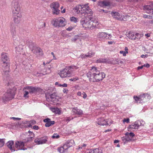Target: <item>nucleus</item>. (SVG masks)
I'll use <instances>...</instances> for the list:
<instances>
[{
	"mask_svg": "<svg viewBox=\"0 0 153 153\" xmlns=\"http://www.w3.org/2000/svg\"><path fill=\"white\" fill-rule=\"evenodd\" d=\"M145 97H144V94H141L138 97L137 96L134 97V100L137 101V102H139L140 103L142 101H143L144 102H145L146 100H145Z\"/></svg>",
	"mask_w": 153,
	"mask_h": 153,
	"instance_id": "obj_21",
	"label": "nucleus"
},
{
	"mask_svg": "<svg viewBox=\"0 0 153 153\" xmlns=\"http://www.w3.org/2000/svg\"><path fill=\"white\" fill-rule=\"evenodd\" d=\"M4 144V139H0V148L2 147Z\"/></svg>",
	"mask_w": 153,
	"mask_h": 153,
	"instance_id": "obj_43",
	"label": "nucleus"
},
{
	"mask_svg": "<svg viewBox=\"0 0 153 153\" xmlns=\"http://www.w3.org/2000/svg\"><path fill=\"white\" fill-rule=\"evenodd\" d=\"M53 111L56 114H60L61 113L59 109L57 108H54Z\"/></svg>",
	"mask_w": 153,
	"mask_h": 153,
	"instance_id": "obj_42",
	"label": "nucleus"
},
{
	"mask_svg": "<svg viewBox=\"0 0 153 153\" xmlns=\"http://www.w3.org/2000/svg\"><path fill=\"white\" fill-rule=\"evenodd\" d=\"M13 21L15 23L18 24L20 21V18L21 17V15L19 13L17 14L16 15H14L13 14Z\"/></svg>",
	"mask_w": 153,
	"mask_h": 153,
	"instance_id": "obj_25",
	"label": "nucleus"
},
{
	"mask_svg": "<svg viewBox=\"0 0 153 153\" xmlns=\"http://www.w3.org/2000/svg\"><path fill=\"white\" fill-rule=\"evenodd\" d=\"M74 28V27H70L66 29V30L68 31H71Z\"/></svg>",
	"mask_w": 153,
	"mask_h": 153,
	"instance_id": "obj_62",
	"label": "nucleus"
},
{
	"mask_svg": "<svg viewBox=\"0 0 153 153\" xmlns=\"http://www.w3.org/2000/svg\"><path fill=\"white\" fill-rule=\"evenodd\" d=\"M11 119H12L13 120H19L21 119L20 118H16L15 117H10Z\"/></svg>",
	"mask_w": 153,
	"mask_h": 153,
	"instance_id": "obj_63",
	"label": "nucleus"
},
{
	"mask_svg": "<svg viewBox=\"0 0 153 153\" xmlns=\"http://www.w3.org/2000/svg\"><path fill=\"white\" fill-rule=\"evenodd\" d=\"M13 144V141L12 140L9 141L7 143V146L11 150L12 152H14L15 151V148L12 147Z\"/></svg>",
	"mask_w": 153,
	"mask_h": 153,
	"instance_id": "obj_28",
	"label": "nucleus"
},
{
	"mask_svg": "<svg viewBox=\"0 0 153 153\" xmlns=\"http://www.w3.org/2000/svg\"><path fill=\"white\" fill-rule=\"evenodd\" d=\"M70 20L71 22L76 23L78 22V19L74 17H72L70 18Z\"/></svg>",
	"mask_w": 153,
	"mask_h": 153,
	"instance_id": "obj_41",
	"label": "nucleus"
},
{
	"mask_svg": "<svg viewBox=\"0 0 153 153\" xmlns=\"http://www.w3.org/2000/svg\"><path fill=\"white\" fill-rule=\"evenodd\" d=\"M73 11L75 13L81 14L82 15L80 16L81 17L87 15L88 14H92L93 13L89 7L88 4L77 5L73 9Z\"/></svg>",
	"mask_w": 153,
	"mask_h": 153,
	"instance_id": "obj_1",
	"label": "nucleus"
},
{
	"mask_svg": "<svg viewBox=\"0 0 153 153\" xmlns=\"http://www.w3.org/2000/svg\"><path fill=\"white\" fill-rule=\"evenodd\" d=\"M112 16L117 19H120V13L117 12H113L111 13Z\"/></svg>",
	"mask_w": 153,
	"mask_h": 153,
	"instance_id": "obj_31",
	"label": "nucleus"
},
{
	"mask_svg": "<svg viewBox=\"0 0 153 153\" xmlns=\"http://www.w3.org/2000/svg\"><path fill=\"white\" fill-rule=\"evenodd\" d=\"M91 15L88 16V19L89 20L88 29L93 30L97 27L98 23L95 17L91 16Z\"/></svg>",
	"mask_w": 153,
	"mask_h": 153,
	"instance_id": "obj_3",
	"label": "nucleus"
},
{
	"mask_svg": "<svg viewBox=\"0 0 153 153\" xmlns=\"http://www.w3.org/2000/svg\"><path fill=\"white\" fill-rule=\"evenodd\" d=\"M125 135L126 136L127 139L128 141H133L134 140L133 137L135 135L134 133L132 132L129 133L127 132L126 133Z\"/></svg>",
	"mask_w": 153,
	"mask_h": 153,
	"instance_id": "obj_22",
	"label": "nucleus"
},
{
	"mask_svg": "<svg viewBox=\"0 0 153 153\" xmlns=\"http://www.w3.org/2000/svg\"><path fill=\"white\" fill-rule=\"evenodd\" d=\"M25 143L24 142L17 141L16 142L15 146L18 150H25L26 149H24Z\"/></svg>",
	"mask_w": 153,
	"mask_h": 153,
	"instance_id": "obj_17",
	"label": "nucleus"
},
{
	"mask_svg": "<svg viewBox=\"0 0 153 153\" xmlns=\"http://www.w3.org/2000/svg\"><path fill=\"white\" fill-rule=\"evenodd\" d=\"M143 18H148L149 19L151 18H150L151 16H148L146 15H143ZM152 17V16H151Z\"/></svg>",
	"mask_w": 153,
	"mask_h": 153,
	"instance_id": "obj_59",
	"label": "nucleus"
},
{
	"mask_svg": "<svg viewBox=\"0 0 153 153\" xmlns=\"http://www.w3.org/2000/svg\"><path fill=\"white\" fill-rule=\"evenodd\" d=\"M144 97H145V100H147L150 99V96L148 94H144Z\"/></svg>",
	"mask_w": 153,
	"mask_h": 153,
	"instance_id": "obj_45",
	"label": "nucleus"
},
{
	"mask_svg": "<svg viewBox=\"0 0 153 153\" xmlns=\"http://www.w3.org/2000/svg\"><path fill=\"white\" fill-rule=\"evenodd\" d=\"M80 56L82 58V59L88 58L87 55V54H82Z\"/></svg>",
	"mask_w": 153,
	"mask_h": 153,
	"instance_id": "obj_51",
	"label": "nucleus"
},
{
	"mask_svg": "<svg viewBox=\"0 0 153 153\" xmlns=\"http://www.w3.org/2000/svg\"><path fill=\"white\" fill-rule=\"evenodd\" d=\"M119 62L118 59H114L111 61L109 60V63H108L109 64H111L113 65H115L116 64H117V62Z\"/></svg>",
	"mask_w": 153,
	"mask_h": 153,
	"instance_id": "obj_37",
	"label": "nucleus"
},
{
	"mask_svg": "<svg viewBox=\"0 0 153 153\" xmlns=\"http://www.w3.org/2000/svg\"><path fill=\"white\" fill-rule=\"evenodd\" d=\"M3 70H9L10 67L9 62H3L1 63Z\"/></svg>",
	"mask_w": 153,
	"mask_h": 153,
	"instance_id": "obj_23",
	"label": "nucleus"
},
{
	"mask_svg": "<svg viewBox=\"0 0 153 153\" xmlns=\"http://www.w3.org/2000/svg\"><path fill=\"white\" fill-rule=\"evenodd\" d=\"M96 62L97 63H108L110 62H109V60L106 59L100 58L97 60Z\"/></svg>",
	"mask_w": 153,
	"mask_h": 153,
	"instance_id": "obj_30",
	"label": "nucleus"
},
{
	"mask_svg": "<svg viewBox=\"0 0 153 153\" xmlns=\"http://www.w3.org/2000/svg\"><path fill=\"white\" fill-rule=\"evenodd\" d=\"M82 95H83V97L84 98V99H85L86 98V97H87V95L84 92H83L82 93Z\"/></svg>",
	"mask_w": 153,
	"mask_h": 153,
	"instance_id": "obj_58",
	"label": "nucleus"
},
{
	"mask_svg": "<svg viewBox=\"0 0 153 153\" xmlns=\"http://www.w3.org/2000/svg\"><path fill=\"white\" fill-rule=\"evenodd\" d=\"M45 97L46 100L49 102H56L58 101V97L55 93L51 94L50 92H47L45 94Z\"/></svg>",
	"mask_w": 153,
	"mask_h": 153,
	"instance_id": "obj_5",
	"label": "nucleus"
},
{
	"mask_svg": "<svg viewBox=\"0 0 153 153\" xmlns=\"http://www.w3.org/2000/svg\"><path fill=\"white\" fill-rule=\"evenodd\" d=\"M34 137H32V136H30L29 137H28L27 140L26 141V142H28L31 141Z\"/></svg>",
	"mask_w": 153,
	"mask_h": 153,
	"instance_id": "obj_46",
	"label": "nucleus"
},
{
	"mask_svg": "<svg viewBox=\"0 0 153 153\" xmlns=\"http://www.w3.org/2000/svg\"><path fill=\"white\" fill-rule=\"evenodd\" d=\"M89 153H102V152L99 148H96L94 149H90Z\"/></svg>",
	"mask_w": 153,
	"mask_h": 153,
	"instance_id": "obj_32",
	"label": "nucleus"
},
{
	"mask_svg": "<svg viewBox=\"0 0 153 153\" xmlns=\"http://www.w3.org/2000/svg\"><path fill=\"white\" fill-rule=\"evenodd\" d=\"M73 119V117H67L65 119V120L66 121L69 122L71 120H72Z\"/></svg>",
	"mask_w": 153,
	"mask_h": 153,
	"instance_id": "obj_54",
	"label": "nucleus"
},
{
	"mask_svg": "<svg viewBox=\"0 0 153 153\" xmlns=\"http://www.w3.org/2000/svg\"><path fill=\"white\" fill-rule=\"evenodd\" d=\"M101 5L103 6H110V3L109 1H107L104 0L100 3Z\"/></svg>",
	"mask_w": 153,
	"mask_h": 153,
	"instance_id": "obj_34",
	"label": "nucleus"
},
{
	"mask_svg": "<svg viewBox=\"0 0 153 153\" xmlns=\"http://www.w3.org/2000/svg\"><path fill=\"white\" fill-rule=\"evenodd\" d=\"M69 148L66 142L63 146L58 148L57 150L59 152L63 153L67 152V150Z\"/></svg>",
	"mask_w": 153,
	"mask_h": 153,
	"instance_id": "obj_19",
	"label": "nucleus"
},
{
	"mask_svg": "<svg viewBox=\"0 0 153 153\" xmlns=\"http://www.w3.org/2000/svg\"><path fill=\"white\" fill-rule=\"evenodd\" d=\"M59 27H63L65 25V19L63 17L58 18Z\"/></svg>",
	"mask_w": 153,
	"mask_h": 153,
	"instance_id": "obj_26",
	"label": "nucleus"
},
{
	"mask_svg": "<svg viewBox=\"0 0 153 153\" xmlns=\"http://www.w3.org/2000/svg\"><path fill=\"white\" fill-rule=\"evenodd\" d=\"M66 143L67 144V145L68 146V147H70L72 146L74 144V140L71 139L70 140H68L66 142Z\"/></svg>",
	"mask_w": 153,
	"mask_h": 153,
	"instance_id": "obj_33",
	"label": "nucleus"
},
{
	"mask_svg": "<svg viewBox=\"0 0 153 153\" xmlns=\"http://www.w3.org/2000/svg\"><path fill=\"white\" fill-rule=\"evenodd\" d=\"M32 51L36 56H42L43 55L42 50L39 47L36 46H33Z\"/></svg>",
	"mask_w": 153,
	"mask_h": 153,
	"instance_id": "obj_14",
	"label": "nucleus"
},
{
	"mask_svg": "<svg viewBox=\"0 0 153 153\" xmlns=\"http://www.w3.org/2000/svg\"><path fill=\"white\" fill-rule=\"evenodd\" d=\"M95 53L92 51H89L87 54L88 58H91V57L94 56V55Z\"/></svg>",
	"mask_w": 153,
	"mask_h": 153,
	"instance_id": "obj_40",
	"label": "nucleus"
},
{
	"mask_svg": "<svg viewBox=\"0 0 153 153\" xmlns=\"http://www.w3.org/2000/svg\"><path fill=\"white\" fill-rule=\"evenodd\" d=\"M30 94H37L38 92H40L42 91V89L40 88L33 87L30 86Z\"/></svg>",
	"mask_w": 153,
	"mask_h": 153,
	"instance_id": "obj_20",
	"label": "nucleus"
},
{
	"mask_svg": "<svg viewBox=\"0 0 153 153\" xmlns=\"http://www.w3.org/2000/svg\"><path fill=\"white\" fill-rule=\"evenodd\" d=\"M79 78L77 77H75V78H73L69 79V80L72 81H75L76 80H78Z\"/></svg>",
	"mask_w": 153,
	"mask_h": 153,
	"instance_id": "obj_55",
	"label": "nucleus"
},
{
	"mask_svg": "<svg viewBox=\"0 0 153 153\" xmlns=\"http://www.w3.org/2000/svg\"><path fill=\"white\" fill-rule=\"evenodd\" d=\"M1 60L2 62H9L10 60L7 56V54L6 53H2L1 55Z\"/></svg>",
	"mask_w": 153,
	"mask_h": 153,
	"instance_id": "obj_24",
	"label": "nucleus"
},
{
	"mask_svg": "<svg viewBox=\"0 0 153 153\" xmlns=\"http://www.w3.org/2000/svg\"><path fill=\"white\" fill-rule=\"evenodd\" d=\"M105 120L103 118H99L97 119V124L99 125L102 126H107L111 124L110 121Z\"/></svg>",
	"mask_w": 153,
	"mask_h": 153,
	"instance_id": "obj_16",
	"label": "nucleus"
},
{
	"mask_svg": "<svg viewBox=\"0 0 153 153\" xmlns=\"http://www.w3.org/2000/svg\"><path fill=\"white\" fill-rule=\"evenodd\" d=\"M141 125L140 122L137 120L130 125L128 127V130H130V131H134L138 129Z\"/></svg>",
	"mask_w": 153,
	"mask_h": 153,
	"instance_id": "obj_11",
	"label": "nucleus"
},
{
	"mask_svg": "<svg viewBox=\"0 0 153 153\" xmlns=\"http://www.w3.org/2000/svg\"><path fill=\"white\" fill-rule=\"evenodd\" d=\"M13 7V13L14 15L19 13L20 7L18 0H15L13 1L12 3Z\"/></svg>",
	"mask_w": 153,
	"mask_h": 153,
	"instance_id": "obj_8",
	"label": "nucleus"
},
{
	"mask_svg": "<svg viewBox=\"0 0 153 153\" xmlns=\"http://www.w3.org/2000/svg\"><path fill=\"white\" fill-rule=\"evenodd\" d=\"M92 71L95 72L97 82L102 80L105 77V74L103 72L100 73L96 68L93 67L92 68Z\"/></svg>",
	"mask_w": 153,
	"mask_h": 153,
	"instance_id": "obj_6",
	"label": "nucleus"
},
{
	"mask_svg": "<svg viewBox=\"0 0 153 153\" xmlns=\"http://www.w3.org/2000/svg\"><path fill=\"white\" fill-rule=\"evenodd\" d=\"M34 142L37 145L41 144V141L40 138H36L34 140Z\"/></svg>",
	"mask_w": 153,
	"mask_h": 153,
	"instance_id": "obj_39",
	"label": "nucleus"
},
{
	"mask_svg": "<svg viewBox=\"0 0 153 153\" xmlns=\"http://www.w3.org/2000/svg\"><path fill=\"white\" fill-rule=\"evenodd\" d=\"M15 95L14 90L12 89H8L6 92L3 95L2 99L4 101L10 100L14 98Z\"/></svg>",
	"mask_w": 153,
	"mask_h": 153,
	"instance_id": "obj_4",
	"label": "nucleus"
},
{
	"mask_svg": "<svg viewBox=\"0 0 153 153\" xmlns=\"http://www.w3.org/2000/svg\"><path fill=\"white\" fill-rule=\"evenodd\" d=\"M59 137V135L57 134H54L52 137L53 138H58Z\"/></svg>",
	"mask_w": 153,
	"mask_h": 153,
	"instance_id": "obj_49",
	"label": "nucleus"
},
{
	"mask_svg": "<svg viewBox=\"0 0 153 153\" xmlns=\"http://www.w3.org/2000/svg\"><path fill=\"white\" fill-rule=\"evenodd\" d=\"M29 93L27 91H25V93L24 94V97H28V95Z\"/></svg>",
	"mask_w": 153,
	"mask_h": 153,
	"instance_id": "obj_53",
	"label": "nucleus"
},
{
	"mask_svg": "<svg viewBox=\"0 0 153 153\" xmlns=\"http://www.w3.org/2000/svg\"><path fill=\"white\" fill-rule=\"evenodd\" d=\"M27 45H28L30 48H31V46L33 45V43L32 42H30L28 43L27 42Z\"/></svg>",
	"mask_w": 153,
	"mask_h": 153,
	"instance_id": "obj_60",
	"label": "nucleus"
},
{
	"mask_svg": "<svg viewBox=\"0 0 153 153\" xmlns=\"http://www.w3.org/2000/svg\"><path fill=\"white\" fill-rule=\"evenodd\" d=\"M72 68L71 67H66L61 71L59 74L61 78H65L71 76L72 74Z\"/></svg>",
	"mask_w": 153,
	"mask_h": 153,
	"instance_id": "obj_2",
	"label": "nucleus"
},
{
	"mask_svg": "<svg viewBox=\"0 0 153 153\" xmlns=\"http://www.w3.org/2000/svg\"><path fill=\"white\" fill-rule=\"evenodd\" d=\"M51 121V119L48 118L45 119L43 120V121L44 122L46 123H48Z\"/></svg>",
	"mask_w": 153,
	"mask_h": 153,
	"instance_id": "obj_52",
	"label": "nucleus"
},
{
	"mask_svg": "<svg viewBox=\"0 0 153 153\" xmlns=\"http://www.w3.org/2000/svg\"><path fill=\"white\" fill-rule=\"evenodd\" d=\"M30 86H27L25 87L23 89L26 90L25 91H27L28 93H29L30 94Z\"/></svg>",
	"mask_w": 153,
	"mask_h": 153,
	"instance_id": "obj_44",
	"label": "nucleus"
},
{
	"mask_svg": "<svg viewBox=\"0 0 153 153\" xmlns=\"http://www.w3.org/2000/svg\"><path fill=\"white\" fill-rule=\"evenodd\" d=\"M72 111L73 113L75 114L79 115H82L83 114L82 111L76 107L73 108L72 110Z\"/></svg>",
	"mask_w": 153,
	"mask_h": 153,
	"instance_id": "obj_27",
	"label": "nucleus"
},
{
	"mask_svg": "<svg viewBox=\"0 0 153 153\" xmlns=\"http://www.w3.org/2000/svg\"><path fill=\"white\" fill-rule=\"evenodd\" d=\"M55 123V121H51L49 123H46L45 126L46 127H49L53 125Z\"/></svg>",
	"mask_w": 153,
	"mask_h": 153,
	"instance_id": "obj_38",
	"label": "nucleus"
},
{
	"mask_svg": "<svg viewBox=\"0 0 153 153\" xmlns=\"http://www.w3.org/2000/svg\"><path fill=\"white\" fill-rule=\"evenodd\" d=\"M13 126V123H7V127L8 128H12Z\"/></svg>",
	"mask_w": 153,
	"mask_h": 153,
	"instance_id": "obj_47",
	"label": "nucleus"
},
{
	"mask_svg": "<svg viewBox=\"0 0 153 153\" xmlns=\"http://www.w3.org/2000/svg\"><path fill=\"white\" fill-rule=\"evenodd\" d=\"M87 76L90 82H97L95 72L92 71V69L87 73Z\"/></svg>",
	"mask_w": 153,
	"mask_h": 153,
	"instance_id": "obj_10",
	"label": "nucleus"
},
{
	"mask_svg": "<svg viewBox=\"0 0 153 153\" xmlns=\"http://www.w3.org/2000/svg\"><path fill=\"white\" fill-rule=\"evenodd\" d=\"M122 140L124 143H126L128 141V140H127L126 135L125 137L122 138Z\"/></svg>",
	"mask_w": 153,
	"mask_h": 153,
	"instance_id": "obj_48",
	"label": "nucleus"
},
{
	"mask_svg": "<svg viewBox=\"0 0 153 153\" xmlns=\"http://www.w3.org/2000/svg\"><path fill=\"white\" fill-rule=\"evenodd\" d=\"M88 15L85 16L80 20V23L82 27L87 29H88L89 26V20L88 19Z\"/></svg>",
	"mask_w": 153,
	"mask_h": 153,
	"instance_id": "obj_9",
	"label": "nucleus"
},
{
	"mask_svg": "<svg viewBox=\"0 0 153 153\" xmlns=\"http://www.w3.org/2000/svg\"><path fill=\"white\" fill-rule=\"evenodd\" d=\"M77 38H78V36H75L73 38H72V41H74V42L75 41H76V40H77Z\"/></svg>",
	"mask_w": 153,
	"mask_h": 153,
	"instance_id": "obj_61",
	"label": "nucleus"
},
{
	"mask_svg": "<svg viewBox=\"0 0 153 153\" xmlns=\"http://www.w3.org/2000/svg\"><path fill=\"white\" fill-rule=\"evenodd\" d=\"M126 36L130 39L134 40H139L140 39L141 37L138 33L134 34V33L131 32L126 33Z\"/></svg>",
	"mask_w": 153,
	"mask_h": 153,
	"instance_id": "obj_12",
	"label": "nucleus"
},
{
	"mask_svg": "<svg viewBox=\"0 0 153 153\" xmlns=\"http://www.w3.org/2000/svg\"><path fill=\"white\" fill-rule=\"evenodd\" d=\"M41 141V144H45L46 143L47 141L48 137L47 136H45L40 138Z\"/></svg>",
	"mask_w": 153,
	"mask_h": 153,
	"instance_id": "obj_35",
	"label": "nucleus"
},
{
	"mask_svg": "<svg viewBox=\"0 0 153 153\" xmlns=\"http://www.w3.org/2000/svg\"><path fill=\"white\" fill-rule=\"evenodd\" d=\"M28 133H29L28 136H32V137H34V134L31 131L29 130L28 131Z\"/></svg>",
	"mask_w": 153,
	"mask_h": 153,
	"instance_id": "obj_56",
	"label": "nucleus"
},
{
	"mask_svg": "<svg viewBox=\"0 0 153 153\" xmlns=\"http://www.w3.org/2000/svg\"><path fill=\"white\" fill-rule=\"evenodd\" d=\"M50 6L52 9L53 14L58 15L59 13L60 10H59L60 6L57 1L54 2L50 4Z\"/></svg>",
	"mask_w": 153,
	"mask_h": 153,
	"instance_id": "obj_7",
	"label": "nucleus"
},
{
	"mask_svg": "<svg viewBox=\"0 0 153 153\" xmlns=\"http://www.w3.org/2000/svg\"><path fill=\"white\" fill-rule=\"evenodd\" d=\"M10 30L11 35L13 38H14L16 36V27L13 23H12L10 27Z\"/></svg>",
	"mask_w": 153,
	"mask_h": 153,
	"instance_id": "obj_18",
	"label": "nucleus"
},
{
	"mask_svg": "<svg viewBox=\"0 0 153 153\" xmlns=\"http://www.w3.org/2000/svg\"><path fill=\"white\" fill-rule=\"evenodd\" d=\"M68 85L66 83H64L63 84H59V86L62 87H67Z\"/></svg>",
	"mask_w": 153,
	"mask_h": 153,
	"instance_id": "obj_50",
	"label": "nucleus"
},
{
	"mask_svg": "<svg viewBox=\"0 0 153 153\" xmlns=\"http://www.w3.org/2000/svg\"><path fill=\"white\" fill-rule=\"evenodd\" d=\"M98 37L100 40L104 39H111L112 36L110 34H108L104 32H100L98 35Z\"/></svg>",
	"mask_w": 153,
	"mask_h": 153,
	"instance_id": "obj_15",
	"label": "nucleus"
},
{
	"mask_svg": "<svg viewBox=\"0 0 153 153\" xmlns=\"http://www.w3.org/2000/svg\"><path fill=\"white\" fill-rule=\"evenodd\" d=\"M129 119L128 118L127 119H124L123 120L124 123L126 122V123H128L129 122Z\"/></svg>",
	"mask_w": 153,
	"mask_h": 153,
	"instance_id": "obj_57",
	"label": "nucleus"
},
{
	"mask_svg": "<svg viewBox=\"0 0 153 153\" xmlns=\"http://www.w3.org/2000/svg\"><path fill=\"white\" fill-rule=\"evenodd\" d=\"M143 9L145 12L153 16V4H151L149 5H145Z\"/></svg>",
	"mask_w": 153,
	"mask_h": 153,
	"instance_id": "obj_13",
	"label": "nucleus"
},
{
	"mask_svg": "<svg viewBox=\"0 0 153 153\" xmlns=\"http://www.w3.org/2000/svg\"><path fill=\"white\" fill-rule=\"evenodd\" d=\"M9 70H3V72L2 73V76L4 80H7V78L9 76Z\"/></svg>",
	"mask_w": 153,
	"mask_h": 153,
	"instance_id": "obj_29",
	"label": "nucleus"
},
{
	"mask_svg": "<svg viewBox=\"0 0 153 153\" xmlns=\"http://www.w3.org/2000/svg\"><path fill=\"white\" fill-rule=\"evenodd\" d=\"M52 23L53 25L55 27H59V23L58 19L53 20Z\"/></svg>",
	"mask_w": 153,
	"mask_h": 153,
	"instance_id": "obj_36",
	"label": "nucleus"
},
{
	"mask_svg": "<svg viewBox=\"0 0 153 153\" xmlns=\"http://www.w3.org/2000/svg\"><path fill=\"white\" fill-rule=\"evenodd\" d=\"M68 91V89L67 88H64L63 90V92L64 93H67Z\"/></svg>",
	"mask_w": 153,
	"mask_h": 153,
	"instance_id": "obj_64",
	"label": "nucleus"
}]
</instances>
